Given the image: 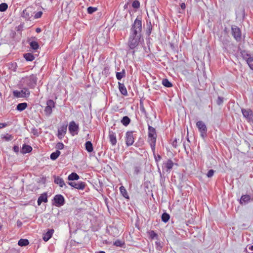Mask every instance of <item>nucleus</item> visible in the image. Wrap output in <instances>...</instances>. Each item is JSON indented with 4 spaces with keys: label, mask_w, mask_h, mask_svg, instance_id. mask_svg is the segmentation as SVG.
I'll return each instance as SVG.
<instances>
[{
    "label": "nucleus",
    "mask_w": 253,
    "mask_h": 253,
    "mask_svg": "<svg viewBox=\"0 0 253 253\" xmlns=\"http://www.w3.org/2000/svg\"><path fill=\"white\" fill-rule=\"evenodd\" d=\"M142 31V22L140 19L136 18L130 29V36L128 45L130 49H134L138 45Z\"/></svg>",
    "instance_id": "f257e3e1"
},
{
    "label": "nucleus",
    "mask_w": 253,
    "mask_h": 253,
    "mask_svg": "<svg viewBox=\"0 0 253 253\" xmlns=\"http://www.w3.org/2000/svg\"><path fill=\"white\" fill-rule=\"evenodd\" d=\"M157 134L155 129L152 126L148 127V142L151 146L154 155H155V146Z\"/></svg>",
    "instance_id": "f03ea898"
},
{
    "label": "nucleus",
    "mask_w": 253,
    "mask_h": 253,
    "mask_svg": "<svg viewBox=\"0 0 253 253\" xmlns=\"http://www.w3.org/2000/svg\"><path fill=\"white\" fill-rule=\"evenodd\" d=\"M241 56L245 59L250 68L253 70V56L249 54L247 51L242 50L241 51Z\"/></svg>",
    "instance_id": "7ed1b4c3"
},
{
    "label": "nucleus",
    "mask_w": 253,
    "mask_h": 253,
    "mask_svg": "<svg viewBox=\"0 0 253 253\" xmlns=\"http://www.w3.org/2000/svg\"><path fill=\"white\" fill-rule=\"evenodd\" d=\"M196 126L198 128V129L201 133V136L204 138L207 135V128L205 123L201 121H198L196 123Z\"/></svg>",
    "instance_id": "20e7f679"
},
{
    "label": "nucleus",
    "mask_w": 253,
    "mask_h": 253,
    "mask_svg": "<svg viewBox=\"0 0 253 253\" xmlns=\"http://www.w3.org/2000/svg\"><path fill=\"white\" fill-rule=\"evenodd\" d=\"M55 107V102L51 99H49L46 102V106L45 107L44 112L46 116H49L52 112V109Z\"/></svg>",
    "instance_id": "39448f33"
},
{
    "label": "nucleus",
    "mask_w": 253,
    "mask_h": 253,
    "mask_svg": "<svg viewBox=\"0 0 253 253\" xmlns=\"http://www.w3.org/2000/svg\"><path fill=\"white\" fill-rule=\"evenodd\" d=\"M13 94L16 97H26L30 95V91L27 88H23L20 91H14Z\"/></svg>",
    "instance_id": "423d86ee"
},
{
    "label": "nucleus",
    "mask_w": 253,
    "mask_h": 253,
    "mask_svg": "<svg viewBox=\"0 0 253 253\" xmlns=\"http://www.w3.org/2000/svg\"><path fill=\"white\" fill-rule=\"evenodd\" d=\"M37 80L38 79L36 75H32L27 78V84L30 87L34 88L36 85Z\"/></svg>",
    "instance_id": "0eeeda50"
},
{
    "label": "nucleus",
    "mask_w": 253,
    "mask_h": 253,
    "mask_svg": "<svg viewBox=\"0 0 253 253\" xmlns=\"http://www.w3.org/2000/svg\"><path fill=\"white\" fill-rule=\"evenodd\" d=\"M244 117L249 122L253 121V113L250 109H242Z\"/></svg>",
    "instance_id": "6e6552de"
},
{
    "label": "nucleus",
    "mask_w": 253,
    "mask_h": 253,
    "mask_svg": "<svg viewBox=\"0 0 253 253\" xmlns=\"http://www.w3.org/2000/svg\"><path fill=\"white\" fill-rule=\"evenodd\" d=\"M126 142L127 146L132 145L134 143V136L132 131H127L126 134Z\"/></svg>",
    "instance_id": "1a4fd4ad"
},
{
    "label": "nucleus",
    "mask_w": 253,
    "mask_h": 253,
    "mask_svg": "<svg viewBox=\"0 0 253 253\" xmlns=\"http://www.w3.org/2000/svg\"><path fill=\"white\" fill-rule=\"evenodd\" d=\"M232 35L237 41H240L241 39V32L240 29L236 26L232 27Z\"/></svg>",
    "instance_id": "9d476101"
},
{
    "label": "nucleus",
    "mask_w": 253,
    "mask_h": 253,
    "mask_svg": "<svg viewBox=\"0 0 253 253\" xmlns=\"http://www.w3.org/2000/svg\"><path fill=\"white\" fill-rule=\"evenodd\" d=\"M55 205L56 207H60L63 206L65 203L64 197L61 195H56L54 198Z\"/></svg>",
    "instance_id": "9b49d317"
},
{
    "label": "nucleus",
    "mask_w": 253,
    "mask_h": 253,
    "mask_svg": "<svg viewBox=\"0 0 253 253\" xmlns=\"http://www.w3.org/2000/svg\"><path fill=\"white\" fill-rule=\"evenodd\" d=\"M79 126L77 125L75 122L72 121L70 123L69 126V130L72 135L77 134V131L79 130Z\"/></svg>",
    "instance_id": "f8f14e48"
},
{
    "label": "nucleus",
    "mask_w": 253,
    "mask_h": 253,
    "mask_svg": "<svg viewBox=\"0 0 253 253\" xmlns=\"http://www.w3.org/2000/svg\"><path fill=\"white\" fill-rule=\"evenodd\" d=\"M67 124H66L60 126L58 129L57 136L59 139H62L66 133Z\"/></svg>",
    "instance_id": "ddd939ff"
},
{
    "label": "nucleus",
    "mask_w": 253,
    "mask_h": 253,
    "mask_svg": "<svg viewBox=\"0 0 253 253\" xmlns=\"http://www.w3.org/2000/svg\"><path fill=\"white\" fill-rule=\"evenodd\" d=\"M68 183L71 186L80 190H83L85 186L84 182H79L78 183L75 182H69Z\"/></svg>",
    "instance_id": "4468645a"
},
{
    "label": "nucleus",
    "mask_w": 253,
    "mask_h": 253,
    "mask_svg": "<svg viewBox=\"0 0 253 253\" xmlns=\"http://www.w3.org/2000/svg\"><path fill=\"white\" fill-rule=\"evenodd\" d=\"M109 138L110 143L113 145H115L117 143L116 135L115 132L112 131H109Z\"/></svg>",
    "instance_id": "2eb2a0df"
},
{
    "label": "nucleus",
    "mask_w": 253,
    "mask_h": 253,
    "mask_svg": "<svg viewBox=\"0 0 253 253\" xmlns=\"http://www.w3.org/2000/svg\"><path fill=\"white\" fill-rule=\"evenodd\" d=\"M54 178V183H56V184L59 185L60 187H67L63 179L62 178L56 176H55Z\"/></svg>",
    "instance_id": "dca6fc26"
},
{
    "label": "nucleus",
    "mask_w": 253,
    "mask_h": 253,
    "mask_svg": "<svg viewBox=\"0 0 253 253\" xmlns=\"http://www.w3.org/2000/svg\"><path fill=\"white\" fill-rule=\"evenodd\" d=\"M173 165L174 164L171 160H168L164 164V166L166 169V171L168 172L172 168Z\"/></svg>",
    "instance_id": "f3484780"
},
{
    "label": "nucleus",
    "mask_w": 253,
    "mask_h": 253,
    "mask_svg": "<svg viewBox=\"0 0 253 253\" xmlns=\"http://www.w3.org/2000/svg\"><path fill=\"white\" fill-rule=\"evenodd\" d=\"M53 233V230H49L45 234H44L43 236V240L45 242H47L48 241L51 237H52V235Z\"/></svg>",
    "instance_id": "a211bd4d"
},
{
    "label": "nucleus",
    "mask_w": 253,
    "mask_h": 253,
    "mask_svg": "<svg viewBox=\"0 0 253 253\" xmlns=\"http://www.w3.org/2000/svg\"><path fill=\"white\" fill-rule=\"evenodd\" d=\"M47 201V195L45 193L42 194L38 200V205L40 206L42 202H46Z\"/></svg>",
    "instance_id": "6ab92c4d"
},
{
    "label": "nucleus",
    "mask_w": 253,
    "mask_h": 253,
    "mask_svg": "<svg viewBox=\"0 0 253 253\" xmlns=\"http://www.w3.org/2000/svg\"><path fill=\"white\" fill-rule=\"evenodd\" d=\"M119 88L122 94L124 95L127 94V90L124 84L119 83Z\"/></svg>",
    "instance_id": "aec40b11"
},
{
    "label": "nucleus",
    "mask_w": 253,
    "mask_h": 253,
    "mask_svg": "<svg viewBox=\"0 0 253 253\" xmlns=\"http://www.w3.org/2000/svg\"><path fill=\"white\" fill-rule=\"evenodd\" d=\"M32 150V148L29 146L24 144L23 145L21 152L23 154L30 152Z\"/></svg>",
    "instance_id": "412c9836"
},
{
    "label": "nucleus",
    "mask_w": 253,
    "mask_h": 253,
    "mask_svg": "<svg viewBox=\"0 0 253 253\" xmlns=\"http://www.w3.org/2000/svg\"><path fill=\"white\" fill-rule=\"evenodd\" d=\"M27 107V104L26 103H21L17 105L16 109L19 111H22L25 110Z\"/></svg>",
    "instance_id": "4be33fe9"
},
{
    "label": "nucleus",
    "mask_w": 253,
    "mask_h": 253,
    "mask_svg": "<svg viewBox=\"0 0 253 253\" xmlns=\"http://www.w3.org/2000/svg\"><path fill=\"white\" fill-rule=\"evenodd\" d=\"M79 178V176L76 173L72 172L68 176V179L70 181H73L75 180H78Z\"/></svg>",
    "instance_id": "5701e85b"
},
{
    "label": "nucleus",
    "mask_w": 253,
    "mask_h": 253,
    "mask_svg": "<svg viewBox=\"0 0 253 253\" xmlns=\"http://www.w3.org/2000/svg\"><path fill=\"white\" fill-rule=\"evenodd\" d=\"M251 197L249 195H243L241 197L240 200V203H248L250 200Z\"/></svg>",
    "instance_id": "b1692460"
},
{
    "label": "nucleus",
    "mask_w": 253,
    "mask_h": 253,
    "mask_svg": "<svg viewBox=\"0 0 253 253\" xmlns=\"http://www.w3.org/2000/svg\"><path fill=\"white\" fill-rule=\"evenodd\" d=\"M85 149L88 152H91L93 151L92 144L90 141H87L85 144Z\"/></svg>",
    "instance_id": "393cba45"
},
{
    "label": "nucleus",
    "mask_w": 253,
    "mask_h": 253,
    "mask_svg": "<svg viewBox=\"0 0 253 253\" xmlns=\"http://www.w3.org/2000/svg\"><path fill=\"white\" fill-rule=\"evenodd\" d=\"M24 57L27 61H32L35 59L34 55L31 53H27L24 55Z\"/></svg>",
    "instance_id": "a878e982"
},
{
    "label": "nucleus",
    "mask_w": 253,
    "mask_h": 253,
    "mask_svg": "<svg viewBox=\"0 0 253 253\" xmlns=\"http://www.w3.org/2000/svg\"><path fill=\"white\" fill-rule=\"evenodd\" d=\"M29 243V242L28 240L21 239L18 241V244L19 246L23 247L28 245Z\"/></svg>",
    "instance_id": "bb28decb"
},
{
    "label": "nucleus",
    "mask_w": 253,
    "mask_h": 253,
    "mask_svg": "<svg viewBox=\"0 0 253 253\" xmlns=\"http://www.w3.org/2000/svg\"><path fill=\"white\" fill-rule=\"evenodd\" d=\"M59 150H56L55 152L52 153L50 155V159L52 160H56L60 154Z\"/></svg>",
    "instance_id": "cd10ccee"
},
{
    "label": "nucleus",
    "mask_w": 253,
    "mask_h": 253,
    "mask_svg": "<svg viewBox=\"0 0 253 253\" xmlns=\"http://www.w3.org/2000/svg\"><path fill=\"white\" fill-rule=\"evenodd\" d=\"M130 120L127 116H125L121 120V123L125 126H127L130 123Z\"/></svg>",
    "instance_id": "c85d7f7f"
},
{
    "label": "nucleus",
    "mask_w": 253,
    "mask_h": 253,
    "mask_svg": "<svg viewBox=\"0 0 253 253\" xmlns=\"http://www.w3.org/2000/svg\"><path fill=\"white\" fill-rule=\"evenodd\" d=\"M162 84L164 86L167 87H171L172 85V84L167 79H164L163 80Z\"/></svg>",
    "instance_id": "c756f323"
},
{
    "label": "nucleus",
    "mask_w": 253,
    "mask_h": 253,
    "mask_svg": "<svg viewBox=\"0 0 253 253\" xmlns=\"http://www.w3.org/2000/svg\"><path fill=\"white\" fill-rule=\"evenodd\" d=\"M30 47L34 50H37L39 47V45L37 42L32 41L30 43Z\"/></svg>",
    "instance_id": "7c9ffc66"
},
{
    "label": "nucleus",
    "mask_w": 253,
    "mask_h": 253,
    "mask_svg": "<svg viewBox=\"0 0 253 253\" xmlns=\"http://www.w3.org/2000/svg\"><path fill=\"white\" fill-rule=\"evenodd\" d=\"M1 138L6 141H8L11 140L13 138V137L12 135L7 133L5 135H2Z\"/></svg>",
    "instance_id": "2f4dec72"
},
{
    "label": "nucleus",
    "mask_w": 253,
    "mask_h": 253,
    "mask_svg": "<svg viewBox=\"0 0 253 253\" xmlns=\"http://www.w3.org/2000/svg\"><path fill=\"white\" fill-rule=\"evenodd\" d=\"M169 218H170L169 215L168 213H166V212L163 213V214L162 215V220L163 221H164L165 223H166L167 222H168L169 221Z\"/></svg>",
    "instance_id": "473e14b6"
},
{
    "label": "nucleus",
    "mask_w": 253,
    "mask_h": 253,
    "mask_svg": "<svg viewBox=\"0 0 253 253\" xmlns=\"http://www.w3.org/2000/svg\"><path fill=\"white\" fill-rule=\"evenodd\" d=\"M120 191L124 197L128 198L127 191L124 186H122L120 187Z\"/></svg>",
    "instance_id": "72a5a7b5"
},
{
    "label": "nucleus",
    "mask_w": 253,
    "mask_h": 253,
    "mask_svg": "<svg viewBox=\"0 0 253 253\" xmlns=\"http://www.w3.org/2000/svg\"><path fill=\"white\" fill-rule=\"evenodd\" d=\"M21 16L26 19H29L30 17V14L28 10L27 9H24L22 12Z\"/></svg>",
    "instance_id": "f704fd0d"
},
{
    "label": "nucleus",
    "mask_w": 253,
    "mask_h": 253,
    "mask_svg": "<svg viewBox=\"0 0 253 253\" xmlns=\"http://www.w3.org/2000/svg\"><path fill=\"white\" fill-rule=\"evenodd\" d=\"M125 74V71L124 70L122 71L121 72H117L116 73V78L118 80H121L123 77H124Z\"/></svg>",
    "instance_id": "c9c22d12"
},
{
    "label": "nucleus",
    "mask_w": 253,
    "mask_h": 253,
    "mask_svg": "<svg viewBox=\"0 0 253 253\" xmlns=\"http://www.w3.org/2000/svg\"><path fill=\"white\" fill-rule=\"evenodd\" d=\"M8 8V5L5 3H2L0 4V11H5Z\"/></svg>",
    "instance_id": "e433bc0d"
},
{
    "label": "nucleus",
    "mask_w": 253,
    "mask_h": 253,
    "mask_svg": "<svg viewBox=\"0 0 253 253\" xmlns=\"http://www.w3.org/2000/svg\"><path fill=\"white\" fill-rule=\"evenodd\" d=\"M149 235L152 239H157L158 238V235L154 231H150L149 232Z\"/></svg>",
    "instance_id": "4c0bfd02"
},
{
    "label": "nucleus",
    "mask_w": 253,
    "mask_h": 253,
    "mask_svg": "<svg viewBox=\"0 0 253 253\" xmlns=\"http://www.w3.org/2000/svg\"><path fill=\"white\" fill-rule=\"evenodd\" d=\"M96 10H97L96 7L90 6L87 8V12L89 14H92L94 12L96 11Z\"/></svg>",
    "instance_id": "58836bf2"
},
{
    "label": "nucleus",
    "mask_w": 253,
    "mask_h": 253,
    "mask_svg": "<svg viewBox=\"0 0 253 253\" xmlns=\"http://www.w3.org/2000/svg\"><path fill=\"white\" fill-rule=\"evenodd\" d=\"M132 6L133 8H137L140 6V3L138 0H135L133 1L132 4Z\"/></svg>",
    "instance_id": "ea45409f"
},
{
    "label": "nucleus",
    "mask_w": 253,
    "mask_h": 253,
    "mask_svg": "<svg viewBox=\"0 0 253 253\" xmlns=\"http://www.w3.org/2000/svg\"><path fill=\"white\" fill-rule=\"evenodd\" d=\"M123 244H124V243H123L122 242H121L120 240H117L114 243V245L117 247H122Z\"/></svg>",
    "instance_id": "a19ab883"
},
{
    "label": "nucleus",
    "mask_w": 253,
    "mask_h": 253,
    "mask_svg": "<svg viewBox=\"0 0 253 253\" xmlns=\"http://www.w3.org/2000/svg\"><path fill=\"white\" fill-rule=\"evenodd\" d=\"M155 245H156V248L158 250H161V249L162 248V246L161 245L160 242H159V241L156 242Z\"/></svg>",
    "instance_id": "79ce46f5"
},
{
    "label": "nucleus",
    "mask_w": 253,
    "mask_h": 253,
    "mask_svg": "<svg viewBox=\"0 0 253 253\" xmlns=\"http://www.w3.org/2000/svg\"><path fill=\"white\" fill-rule=\"evenodd\" d=\"M56 148L58 150H61L64 148V144L62 143H58L56 145Z\"/></svg>",
    "instance_id": "37998d69"
},
{
    "label": "nucleus",
    "mask_w": 253,
    "mask_h": 253,
    "mask_svg": "<svg viewBox=\"0 0 253 253\" xmlns=\"http://www.w3.org/2000/svg\"><path fill=\"white\" fill-rule=\"evenodd\" d=\"M214 171L213 169H210L208 172V173L207 174V176L208 177H212L213 176V175L214 174Z\"/></svg>",
    "instance_id": "c03bdc74"
},
{
    "label": "nucleus",
    "mask_w": 253,
    "mask_h": 253,
    "mask_svg": "<svg viewBox=\"0 0 253 253\" xmlns=\"http://www.w3.org/2000/svg\"><path fill=\"white\" fill-rule=\"evenodd\" d=\"M223 98L222 97H218L217 100H216V103L218 105H221L222 103H223Z\"/></svg>",
    "instance_id": "a18cd8bd"
},
{
    "label": "nucleus",
    "mask_w": 253,
    "mask_h": 253,
    "mask_svg": "<svg viewBox=\"0 0 253 253\" xmlns=\"http://www.w3.org/2000/svg\"><path fill=\"white\" fill-rule=\"evenodd\" d=\"M42 12H41V11L37 12V13L35 14V17L36 18H39L41 17V16H42Z\"/></svg>",
    "instance_id": "49530a36"
},
{
    "label": "nucleus",
    "mask_w": 253,
    "mask_h": 253,
    "mask_svg": "<svg viewBox=\"0 0 253 253\" xmlns=\"http://www.w3.org/2000/svg\"><path fill=\"white\" fill-rule=\"evenodd\" d=\"M177 140L176 139H175L172 143V145L173 146V147L176 148L177 146Z\"/></svg>",
    "instance_id": "de8ad7c7"
},
{
    "label": "nucleus",
    "mask_w": 253,
    "mask_h": 253,
    "mask_svg": "<svg viewBox=\"0 0 253 253\" xmlns=\"http://www.w3.org/2000/svg\"><path fill=\"white\" fill-rule=\"evenodd\" d=\"M13 151L16 153H18L19 150V147L17 146H14L13 148Z\"/></svg>",
    "instance_id": "09e8293b"
},
{
    "label": "nucleus",
    "mask_w": 253,
    "mask_h": 253,
    "mask_svg": "<svg viewBox=\"0 0 253 253\" xmlns=\"http://www.w3.org/2000/svg\"><path fill=\"white\" fill-rule=\"evenodd\" d=\"M7 126L6 123H0V128L6 127Z\"/></svg>",
    "instance_id": "8fccbe9b"
},
{
    "label": "nucleus",
    "mask_w": 253,
    "mask_h": 253,
    "mask_svg": "<svg viewBox=\"0 0 253 253\" xmlns=\"http://www.w3.org/2000/svg\"><path fill=\"white\" fill-rule=\"evenodd\" d=\"M180 6H181V8L182 9H184L186 7V6H185V4L184 3H182L180 5Z\"/></svg>",
    "instance_id": "3c124183"
},
{
    "label": "nucleus",
    "mask_w": 253,
    "mask_h": 253,
    "mask_svg": "<svg viewBox=\"0 0 253 253\" xmlns=\"http://www.w3.org/2000/svg\"><path fill=\"white\" fill-rule=\"evenodd\" d=\"M248 249L250 251H253V245L248 246Z\"/></svg>",
    "instance_id": "603ef678"
},
{
    "label": "nucleus",
    "mask_w": 253,
    "mask_h": 253,
    "mask_svg": "<svg viewBox=\"0 0 253 253\" xmlns=\"http://www.w3.org/2000/svg\"><path fill=\"white\" fill-rule=\"evenodd\" d=\"M161 159V157L160 155H158L157 158H155V160L156 161H159Z\"/></svg>",
    "instance_id": "864d4df0"
},
{
    "label": "nucleus",
    "mask_w": 253,
    "mask_h": 253,
    "mask_svg": "<svg viewBox=\"0 0 253 253\" xmlns=\"http://www.w3.org/2000/svg\"><path fill=\"white\" fill-rule=\"evenodd\" d=\"M36 32L37 33H40V32H41V28H37L36 29Z\"/></svg>",
    "instance_id": "5fc2aeb1"
},
{
    "label": "nucleus",
    "mask_w": 253,
    "mask_h": 253,
    "mask_svg": "<svg viewBox=\"0 0 253 253\" xmlns=\"http://www.w3.org/2000/svg\"><path fill=\"white\" fill-rule=\"evenodd\" d=\"M140 110L142 112L145 113V111L144 107L140 106Z\"/></svg>",
    "instance_id": "6e6d98bb"
},
{
    "label": "nucleus",
    "mask_w": 253,
    "mask_h": 253,
    "mask_svg": "<svg viewBox=\"0 0 253 253\" xmlns=\"http://www.w3.org/2000/svg\"><path fill=\"white\" fill-rule=\"evenodd\" d=\"M98 253H105L103 251H100Z\"/></svg>",
    "instance_id": "4d7b16f0"
},
{
    "label": "nucleus",
    "mask_w": 253,
    "mask_h": 253,
    "mask_svg": "<svg viewBox=\"0 0 253 253\" xmlns=\"http://www.w3.org/2000/svg\"><path fill=\"white\" fill-rule=\"evenodd\" d=\"M1 227H2V225H1V224L0 223V229L1 228Z\"/></svg>",
    "instance_id": "13d9d810"
},
{
    "label": "nucleus",
    "mask_w": 253,
    "mask_h": 253,
    "mask_svg": "<svg viewBox=\"0 0 253 253\" xmlns=\"http://www.w3.org/2000/svg\"><path fill=\"white\" fill-rule=\"evenodd\" d=\"M1 96V93L0 92V97Z\"/></svg>",
    "instance_id": "bf43d9fd"
},
{
    "label": "nucleus",
    "mask_w": 253,
    "mask_h": 253,
    "mask_svg": "<svg viewBox=\"0 0 253 253\" xmlns=\"http://www.w3.org/2000/svg\"><path fill=\"white\" fill-rule=\"evenodd\" d=\"M21 224V222H20V223H18V225H20Z\"/></svg>",
    "instance_id": "052dcab7"
},
{
    "label": "nucleus",
    "mask_w": 253,
    "mask_h": 253,
    "mask_svg": "<svg viewBox=\"0 0 253 253\" xmlns=\"http://www.w3.org/2000/svg\"><path fill=\"white\" fill-rule=\"evenodd\" d=\"M21 224V222H20V223H18V225H20Z\"/></svg>",
    "instance_id": "680f3d73"
},
{
    "label": "nucleus",
    "mask_w": 253,
    "mask_h": 253,
    "mask_svg": "<svg viewBox=\"0 0 253 253\" xmlns=\"http://www.w3.org/2000/svg\"><path fill=\"white\" fill-rule=\"evenodd\" d=\"M245 250H246V251L247 252V250H248L247 248H246V249H245Z\"/></svg>",
    "instance_id": "e2e57ef3"
}]
</instances>
